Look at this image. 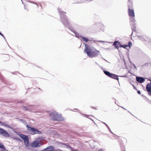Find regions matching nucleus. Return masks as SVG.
<instances>
[{
  "label": "nucleus",
  "mask_w": 151,
  "mask_h": 151,
  "mask_svg": "<svg viewBox=\"0 0 151 151\" xmlns=\"http://www.w3.org/2000/svg\"><path fill=\"white\" fill-rule=\"evenodd\" d=\"M58 10L60 16V19L63 25L72 32L75 35L76 37L79 38V37L82 36L72 27L70 21L65 15L66 13L64 11H62V9L59 8H58Z\"/></svg>",
  "instance_id": "f257e3e1"
},
{
  "label": "nucleus",
  "mask_w": 151,
  "mask_h": 151,
  "mask_svg": "<svg viewBox=\"0 0 151 151\" xmlns=\"http://www.w3.org/2000/svg\"><path fill=\"white\" fill-rule=\"evenodd\" d=\"M50 119L53 121H61L64 119L61 114L55 111H52L49 114Z\"/></svg>",
  "instance_id": "f03ea898"
},
{
  "label": "nucleus",
  "mask_w": 151,
  "mask_h": 151,
  "mask_svg": "<svg viewBox=\"0 0 151 151\" xmlns=\"http://www.w3.org/2000/svg\"><path fill=\"white\" fill-rule=\"evenodd\" d=\"M26 127L27 128V130L31 134L34 135V134H41L42 133L41 131L35 128L31 127L28 125H26Z\"/></svg>",
  "instance_id": "7ed1b4c3"
},
{
  "label": "nucleus",
  "mask_w": 151,
  "mask_h": 151,
  "mask_svg": "<svg viewBox=\"0 0 151 151\" xmlns=\"http://www.w3.org/2000/svg\"><path fill=\"white\" fill-rule=\"evenodd\" d=\"M84 45L85 48L84 49V52H86L87 55L90 57L91 55L93 54V52H94L95 48L93 47H89L86 44H85Z\"/></svg>",
  "instance_id": "20e7f679"
},
{
  "label": "nucleus",
  "mask_w": 151,
  "mask_h": 151,
  "mask_svg": "<svg viewBox=\"0 0 151 151\" xmlns=\"http://www.w3.org/2000/svg\"><path fill=\"white\" fill-rule=\"evenodd\" d=\"M103 72L106 75L109 77L118 80L119 82L118 76L116 74L110 73L107 70H103Z\"/></svg>",
  "instance_id": "39448f33"
},
{
  "label": "nucleus",
  "mask_w": 151,
  "mask_h": 151,
  "mask_svg": "<svg viewBox=\"0 0 151 151\" xmlns=\"http://www.w3.org/2000/svg\"><path fill=\"white\" fill-rule=\"evenodd\" d=\"M135 17H131L130 18L131 27L132 31L136 32V28L135 23L136 20H135Z\"/></svg>",
  "instance_id": "423d86ee"
},
{
  "label": "nucleus",
  "mask_w": 151,
  "mask_h": 151,
  "mask_svg": "<svg viewBox=\"0 0 151 151\" xmlns=\"http://www.w3.org/2000/svg\"><path fill=\"white\" fill-rule=\"evenodd\" d=\"M43 143L40 140V138L37 139L35 141L33 142L31 145L32 147H40L42 145Z\"/></svg>",
  "instance_id": "0eeeda50"
},
{
  "label": "nucleus",
  "mask_w": 151,
  "mask_h": 151,
  "mask_svg": "<svg viewBox=\"0 0 151 151\" xmlns=\"http://www.w3.org/2000/svg\"><path fill=\"white\" fill-rule=\"evenodd\" d=\"M0 134L5 137H9V134L4 129L0 128Z\"/></svg>",
  "instance_id": "6e6552de"
},
{
  "label": "nucleus",
  "mask_w": 151,
  "mask_h": 151,
  "mask_svg": "<svg viewBox=\"0 0 151 151\" xmlns=\"http://www.w3.org/2000/svg\"><path fill=\"white\" fill-rule=\"evenodd\" d=\"M34 106L33 105H28L27 106H22L23 110L24 111H32V109L33 108Z\"/></svg>",
  "instance_id": "1a4fd4ad"
},
{
  "label": "nucleus",
  "mask_w": 151,
  "mask_h": 151,
  "mask_svg": "<svg viewBox=\"0 0 151 151\" xmlns=\"http://www.w3.org/2000/svg\"><path fill=\"white\" fill-rule=\"evenodd\" d=\"M54 150V147L53 146L50 145L42 150L41 151H52Z\"/></svg>",
  "instance_id": "9d476101"
},
{
  "label": "nucleus",
  "mask_w": 151,
  "mask_h": 151,
  "mask_svg": "<svg viewBox=\"0 0 151 151\" xmlns=\"http://www.w3.org/2000/svg\"><path fill=\"white\" fill-rule=\"evenodd\" d=\"M136 80L137 82L142 83L145 82V79L144 78L142 77L136 76Z\"/></svg>",
  "instance_id": "9b49d317"
},
{
  "label": "nucleus",
  "mask_w": 151,
  "mask_h": 151,
  "mask_svg": "<svg viewBox=\"0 0 151 151\" xmlns=\"http://www.w3.org/2000/svg\"><path fill=\"white\" fill-rule=\"evenodd\" d=\"M94 52H93V54L91 55L90 58H93L97 56L100 53V52L97 50L96 49H94Z\"/></svg>",
  "instance_id": "f8f14e48"
},
{
  "label": "nucleus",
  "mask_w": 151,
  "mask_h": 151,
  "mask_svg": "<svg viewBox=\"0 0 151 151\" xmlns=\"http://www.w3.org/2000/svg\"><path fill=\"white\" fill-rule=\"evenodd\" d=\"M128 12L129 17H135L133 9H131L128 8Z\"/></svg>",
  "instance_id": "ddd939ff"
},
{
  "label": "nucleus",
  "mask_w": 151,
  "mask_h": 151,
  "mask_svg": "<svg viewBox=\"0 0 151 151\" xmlns=\"http://www.w3.org/2000/svg\"><path fill=\"white\" fill-rule=\"evenodd\" d=\"M119 42L117 41H115L113 43V45L114 46L115 48L118 49V50L119 51Z\"/></svg>",
  "instance_id": "4468645a"
},
{
  "label": "nucleus",
  "mask_w": 151,
  "mask_h": 151,
  "mask_svg": "<svg viewBox=\"0 0 151 151\" xmlns=\"http://www.w3.org/2000/svg\"><path fill=\"white\" fill-rule=\"evenodd\" d=\"M146 90L148 92H151V83H148L146 87Z\"/></svg>",
  "instance_id": "2eb2a0df"
},
{
  "label": "nucleus",
  "mask_w": 151,
  "mask_h": 151,
  "mask_svg": "<svg viewBox=\"0 0 151 151\" xmlns=\"http://www.w3.org/2000/svg\"><path fill=\"white\" fill-rule=\"evenodd\" d=\"M128 8L131 9L132 8L133 5L132 1H128L127 2Z\"/></svg>",
  "instance_id": "dca6fc26"
},
{
  "label": "nucleus",
  "mask_w": 151,
  "mask_h": 151,
  "mask_svg": "<svg viewBox=\"0 0 151 151\" xmlns=\"http://www.w3.org/2000/svg\"><path fill=\"white\" fill-rule=\"evenodd\" d=\"M81 37L82 39L84 42H87L88 41H92L93 40V39L92 38H91L89 40L87 38L84 37L83 36H81Z\"/></svg>",
  "instance_id": "f3484780"
},
{
  "label": "nucleus",
  "mask_w": 151,
  "mask_h": 151,
  "mask_svg": "<svg viewBox=\"0 0 151 151\" xmlns=\"http://www.w3.org/2000/svg\"><path fill=\"white\" fill-rule=\"evenodd\" d=\"M19 136L21 138L23 139L24 141H25L26 139L29 137L27 135H24L22 134H20Z\"/></svg>",
  "instance_id": "a211bd4d"
},
{
  "label": "nucleus",
  "mask_w": 151,
  "mask_h": 151,
  "mask_svg": "<svg viewBox=\"0 0 151 151\" xmlns=\"http://www.w3.org/2000/svg\"><path fill=\"white\" fill-rule=\"evenodd\" d=\"M29 138L28 137L27 139H26L25 141H24L25 144L26 145V146L27 147H28L29 146Z\"/></svg>",
  "instance_id": "6ab92c4d"
},
{
  "label": "nucleus",
  "mask_w": 151,
  "mask_h": 151,
  "mask_svg": "<svg viewBox=\"0 0 151 151\" xmlns=\"http://www.w3.org/2000/svg\"><path fill=\"white\" fill-rule=\"evenodd\" d=\"M60 144H61L62 145H65L66 146V148H68V147L69 148L70 150H72V147H71L70 146V145H67V144H66L65 143H60Z\"/></svg>",
  "instance_id": "aec40b11"
},
{
  "label": "nucleus",
  "mask_w": 151,
  "mask_h": 151,
  "mask_svg": "<svg viewBox=\"0 0 151 151\" xmlns=\"http://www.w3.org/2000/svg\"><path fill=\"white\" fill-rule=\"evenodd\" d=\"M1 125H2V126H5L7 128L12 129L11 127L10 126H9L7 124L1 122Z\"/></svg>",
  "instance_id": "412c9836"
},
{
  "label": "nucleus",
  "mask_w": 151,
  "mask_h": 151,
  "mask_svg": "<svg viewBox=\"0 0 151 151\" xmlns=\"http://www.w3.org/2000/svg\"><path fill=\"white\" fill-rule=\"evenodd\" d=\"M12 138L14 140H16L20 142L22 141V140L21 139L17 137H12Z\"/></svg>",
  "instance_id": "4be33fe9"
},
{
  "label": "nucleus",
  "mask_w": 151,
  "mask_h": 151,
  "mask_svg": "<svg viewBox=\"0 0 151 151\" xmlns=\"http://www.w3.org/2000/svg\"><path fill=\"white\" fill-rule=\"evenodd\" d=\"M138 37L142 41H144L145 40V37L144 36H139Z\"/></svg>",
  "instance_id": "5701e85b"
},
{
  "label": "nucleus",
  "mask_w": 151,
  "mask_h": 151,
  "mask_svg": "<svg viewBox=\"0 0 151 151\" xmlns=\"http://www.w3.org/2000/svg\"><path fill=\"white\" fill-rule=\"evenodd\" d=\"M0 148L3 150H5V148L2 143L0 142Z\"/></svg>",
  "instance_id": "b1692460"
},
{
  "label": "nucleus",
  "mask_w": 151,
  "mask_h": 151,
  "mask_svg": "<svg viewBox=\"0 0 151 151\" xmlns=\"http://www.w3.org/2000/svg\"><path fill=\"white\" fill-rule=\"evenodd\" d=\"M150 64V63H146L142 65V68H144L145 67H148Z\"/></svg>",
  "instance_id": "393cba45"
},
{
  "label": "nucleus",
  "mask_w": 151,
  "mask_h": 151,
  "mask_svg": "<svg viewBox=\"0 0 151 151\" xmlns=\"http://www.w3.org/2000/svg\"><path fill=\"white\" fill-rule=\"evenodd\" d=\"M19 121L22 122V123L24 124H25L26 123V121L25 120L23 119H19Z\"/></svg>",
  "instance_id": "a878e982"
},
{
  "label": "nucleus",
  "mask_w": 151,
  "mask_h": 151,
  "mask_svg": "<svg viewBox=\"0 0 151 151\" xmlns=\"http://www.w3.org/2000/svg\"><path fill=\"white\" fill-rule=\"evenodd\" d=\"M132 43L131 42H129L128 43V44L127 45H128V47H129V48H130L131 47V45H132Z\"/></svg>",
  "instance_id": "bb28decb"
},
{
  "label": "nucleus",
  "mask_w": 151,
  "mask_h": 151,
  "mask_svg": "<svg viewBox=\"0 0 151 151\" xmlns=\"http://www.w3.org/2000/svg\"><path fill=\"white\" fill-rule=\"evenodd\" d=\"M29 2H30V3H32V4H36L37 6V7H38V5L36 3V2H34V1H30Z\"/></svg>",
  "instance_id": "cd10ccee"
},
{
  "label": "nucleus",
  "mask_w": 151,
  "mask_h": 151,
  "mask_svg": "<svg viewBox=\"0 0 151 151\" xmlns=\"http://www.w3.org/2000/svg\"><path fill=\"white\" fill-rule=\"evenodd\" d=\"M119 46L120 47H124V45H122V44H121L120 42H119Z\"/></svg>",
  "instance_id": "c85d7f7f"
},
{
  "label": "nucleus",
  "mask_w": 151,
  "mask_h": 151,
  "mask_svg": "<svg viewBox=\"0 0 151 151\" xmlns=\"http://www.w3.org/2000/svg\"><path fill=\"white\" fill-rule=\"evenodd\" d=\"M93 42H103L104 41L101 40H93Z\"/></svg>",
  "instance_id": "c756f323"
},
{
  "label": "nucleus",
  "mask_w": 151,
  "mask_h": 151,
  "mask_svg": "<svg viewBox=\"0 0 151 151\" xmlns=\"http://www.w3.org/2000/svg\"><path fill=\"white\" fill-rule=\"evenodd\" d=\"M14 132L17 135H19V134H20L19 132H17L16 131H14Z\"/></svg>",
  "instance_id": "7c9ffc66"
},
{
  "label": "nucleus",
  "mask_w": 151,
  "mask_h": 151,
  "mask_svg": "<svg viewBox=\"0 0 151 151\" xmlns=\"http://www.w3.org/2000/svg\"><path fill=\"white\" fill-rule=\"evenodd\" d=\"M124 45V47H123V48H124L125 49H127V47H128V45Z\"/></svg>",
  "instance_id": "2f4dec72"
},
{
  "label": "nucleus",
  "mask_w": 151,
  "mask_h": 151,
  "mask_svg": "<svg viewBox=\"0 0 151 151\" xmlns=\"http://www.w3.org/2000/svg\"><path fill=\"white\" fill-rule=\"evenodd\" d=\"M0 35H1L2 36L6 41L5 37H4L3 35L2 34L1 32H0Z\"/></svg>",
  "instance_id": "473e14b6"
},
{
  "label": "nucleus",
  "mask_w": 151,
  "mask_h": 151,
  "mask_svg": "<svg viewBox=\"0 0 151 151\" xmlns=\"http://www.w3.org/2000/svg\"><path fill=\"white\" fill-rule=\"evenodd\" d=\"M98 151H105L104 150L101 148L99 149Z\"/></svg>",
  "instance_id": "72a5a7b5"
},
{
  "label": "nucleus",
  "mask_w": 151,
  "mask_h": 151,
  "mask_svg": "<svg viewBox=\"0 0 151 151\" xmlns=\"http://www.w3.org/2000/svg\"><path fill=\"white\" fill-rule=\"evenodd\" d=\"M133 88L134 89L137 90V88L134 85H133Z\"/></svg>",
  "instance_id": "f704fd0d"
},
{
  "label": "nucleus",
  "mask_w": 151,
  "mask_h": 151,
  "mask_svg": "<svg viewBox=\"0 0 151 151\" xmlns=\"http://www.w3.org/2000/svg\"><path fill=\"white\" fill-rule=\"evenodd\" d=\"M102 123H103V124H104L105 125L106 127H108V125L106 124V123H105L104 122H102Z\"/></svg>",
  "instance_id": "c9c22d12"
},
{
  "label": "nucleus",
  "mask_w": 151,
  "mask_h": 151,
  "mask_svg": "<svg viewBox=\"0 0 151 151\" xmlns=\"http://www.w3.org/2000/svg\"><path fill=\"white\" fill-rule=\"evenodd\" d=\"M137 93L139 94H141L140 91L139 90L137 91Z\"/></svg>",
  "instance_id": "e433bc0d"
},
{
  "label": "nucleus",
  "mask_w": 151,
  "mask_h": 151,
  "mask_svg": "<svg viewBox=\"0 0 151 151\" xmlns=\"http://www.w3.org/2000/svg\"><path fill=\"white\" fill-rule=\"evenodd\" d=\"M82 115H83V116H85V117H87L88 116L86 115V114H82Z\"/></svg>",
  "instance_id": "4c0bfd02"
},
{
  "label": "nucleus",
  "mask_w": 151,
  "mask_h": 151,
  "mask_svg": "<svg viewBox=\"0 0 151 151\" xmlns=\"http://www.w3.org/2000/svg\"><path fill=\"white\" fill-rule=\"evenodd\" d=\"M91 107L93 109H95L96 110L97 109L95 107L91 106Z\"/></svg>",
  "instance_id": "58836bf2"
},
{
  "label": "nucleus",
  "mask_w": 151,
  "mask_h": 151,
  "mask_svg": "<svg viewBox=\"0 0 151 151\" xmlns=\"http://www.w3.org/2000/svg\"><path fill=\"white\" fill-rule=\"evenodd\" d=\"M148 94L151 96V92H148Z\"/></svg>",
  "instance_id": "ea45409f"
},
{
  "label": "nucleus",
  "mask_w": 151,
  "mask_h": 151,
  "mask_svg": "<svg viewBox=\"0 0 151 151\" xmlns=\"http://www.w3.org/2000/svg\"><path fill=\"white\" fill-rule=\"evenodd\" d=\"M95 64H96V65H98V66H100V65L96 62H95Z\"/></svg>",
  "instance_id": "a19ab883"
},
{
  "label": "nucleus",
  "mask_w": 151,
  "mask_h": 151,
  "mask_svg": "<svg viewBox=\"0 0 151 151\" xmlns=\"http://www.w3.org/2000/svg\"><path fill=\"white\" fill-rule=\"evenodd\" d=\"M119 77H126V76H119Z\"/></svg>",
  "instance_id": "79ce46f5"
},
{
  "label": "nucleus",
  "mask_w": 151,
  "mask_h": 151,
  "mask_svg": "<svg viewBox=\"0 0 151 151\" xmlns=\"http://www.w3.org/2000/svg\"><path fill=\"white\" fill-rule=\"evenodd\" d=\"M107 128H108V129L109 130V131H110V128L109 127V126H108V127H107Z\"/></svg>",
  "instance_id": "37998d69"
},
{
  "label": "nucleus",
  "mask_w": 151,
  "mask_h": 151,
  "mask_svg": "<svg viewBox=\"0 0 151 151\" xmlns=\"http://www.w3.org/2000/svg\"><path fill=\"white\" fill-rule=\"evenodd\" d=\"M107 128H108V129L109 130V131H110V128L109 127V126H108V127H107Z\"/></svg>",
  "instance_id": "c03bdc74"
},
{
  "label": "nucleus",
  "mask_w": 151,
  "mask_h": 151,
  "mask_svg": "<svg viewBox=\"0 0 151 151\" xmlns=\"http://www.w3.org/2000/svg\"><path fill=\"white\" fill-rule=\"evenodd\" d=\"M59 150L60 149H56V150L54 149V150L55 151H59Z\"/></svg>",
  "instance_id": "a18cd8bd"
},
{
  "label": "nucleus",
  "mask_w": 151,
  "mask_h": 151,
  "mask_svg": "<svg viewBox=\"0 0 151 151\" xmlns=\"http://www.w3.org/2000/svg\"><path fill=\"white\" fill-rule=\"evenodd\" d=\"M120 107H121V108H123V109H125V110H127V109H126L125 108H124V107H122V106H120Z\"/></svg>",
  "instance_id": "49530a36"
},
{
  "label": "nucleus",
  "mask_w": 151,
  "mask_h": 151,
  "mask_svg": "<svg viewBox=\"0 0 151 151\" xmlns=\"http://www.w3.org/2000/svg\"><path fill=\"white\" fill-rule=\"evenodd\" d=\"M133 65L134 66V68L136 69V66L134 64H133Z\"/></svg>",
  "instance_id": "de8ad7c7"
},
{
  "label": "nucleus",
  "mask_w": 151,
  "mask_h": 151,
  "mask_svg": "<svg viewBox=\"0 0 151 151\" xmlns=\"http://www.w3.org/2000/svg\"><path fill=\"white\" fill-rule=\"evenodd\" d=\"M109 131L112 134H114L113 132H112L111 131V130H110V131Z\"/></svg>",
  "instance_id": "09e8293b"
},
{
  "label": "nucleus",
  "mask_w": 151,
  "mask_h": 151,
  "mask_svg": "<svg viewBox=\"0 0 151 151\" xmlns=\"http://www.w3.org/2000/svg\"><path fill=\"white\" fill-rule=\"evenodd\" d=\"M74 109V110H77V111H78V110H78V109Z\"/></svg>",
  "instance_id": "8fccbe9b"
},
{
  "label": "nucleus",
  "mask_w": 151,
  "mask_h": 151,
  "mask_svg": "<svg viewBox=\"0 0 151 151\" xmlns=\"http://www.w3.org/2000/svg\"><path fill=\"white\" fill-rule=\"evenodd\" d=\"M5 150V151H8V150H6V149H5V150Z\"/></svg>",
  "instance_id": "3c124183"
},
{
  "label": "nucleus",
  "mask_w": 151,
  "mask_h": 151,
  "mask_svg": "<svg viewBox=\"0 0 151 151\" xmlns=\"http://www.w3.org/2000/svg\"><path fill=\"white\" fill-rule=\"evenodd\" d=\"M149 81H150V82H151V79H149Z\"/></svg>",
  "instance_id": "603ef678"
},
{
  "label": "nucleus",
  "mask_w": 151,
  "mask_h": 151,
  "mask_svg": "<svg viewBox=\"0 0 151 151\" xmlns=\"http://www.w3.org/2000/svg\"><path fill=\"white\" fill-rule=\"evenodd\" d=\"M104 59V60H105L106 61V62H108V61L107 60H105V59Z\"/></svg>",
  "instance_id": "864d4df0"
},
{
  "label": "nucleus",
  "mask_w": 151,
  "mask_h": 151,
  "mask_svg": "<svg viewBox=\"0 0 151 151\" xmlns=\"http://www.w3.org/2000/svg\"><path fill=\"white\" fill-rule=\"evenodd\" d=\"M128 111L129 112V113H130L131 114H132L131 113H130V111Z\"/></svg>",
  "instance_id": "5fc2aeb1"
},
{
  "label": "nucleus",
  "mask_w": 151,
  "mask_h": 151,
  "mask_svg": "<svg viewBox=\"0 0 151 151\" xmlns=\"http://www.w3.org/2000/svg\"><path fill=\"white\" fill-rule=\"evenodd\" d=\"M59 151H63L62 150H61L60 149L59 150Z\"/></svg>",
  "instance_id": "6e6d98bb"
},
{
  "label": "nucleus",
  "mask_w": 151,
  "mask_h": 151,
  "mask_svg": "<svg viewBox=\"0 0 151 151\" xmlns=\"http://www.w3.org/2000/svg\"><path fill=\"white\" fill-rule=\"evenodd\" d=\"M132 34H133V32H132L131 35H132Z\"/></svg>",
  "instance_id": "4d7b16f0"
},
{
  "label": "nucleus",
  "mask_w": 151,
  "mask_h": 151,
  "mask_svg": "<svg viewBox=\"0 0 151 151\" xmlns=\"http://www.w3.org/2000/svg\"><path fill=\"white\" fill-rule=\"evenodd\" d=\"M115 103L116 104V101H115Z\"/></svg>",
  "instance_id": "13d9d810"
},
{
  "label": "nucleus",
  "mask_w": 151,
  "mask_h": 151,
  "mask_svg": "<svg viewBox=\"0 0 151 151\" xmlns=\"http://www.w3.org/2000/svg\"><path fill=\"white\" fill-rule=\"evenodd\" d=\"M1 122L0 121V124H1Z\"/></svg>",
  "instance_id": "bf43d9fd"
},
{
  "label": "nucleus",
  "mask_w": 151,
  "mask_h": 151,
  "mask_svg": "<svg viewBox=\"0 0 151 151\" xmlns=\"http://www.w3.org/2000/svg\"><path fill=\"white\" fill-rule=\"evenodd\" d=\"M24 8L25 9H26V7H24Z\"/></svg>",
  "instance_id": "052dcab7"
},
{
  "label": "nucleus",
  "mask_w": 151,
  "mask_h": 151,
  "mask_svg": "<svg viewBox=\"0 0 151 151\" xmlns=\"http://www.w3.org/2000/svg\"><path fill=\"white\" fill-rule=\"evenodd\" d=\"M128 0V1H132V0Z\"/></svg>",
  "instance_id": "680f3d73"
},
{
  "label": "nucleus",
  "mask_w": 151,
  "mask_h": 151,
  "mask_svg": "<svg viewBox=\"0 0 151 151\" xmlns=\"http://www.w3.org/2000/svg\"><path fill=\"white\" fill-rule=\"evenodd\" d=\"M38 89H40V88H38Z\"/></svg>",
  "instance_id": "e2e57ef3"
}]
</instances>
